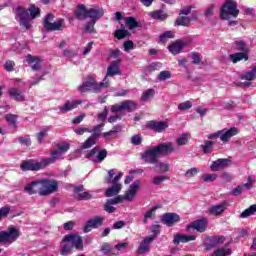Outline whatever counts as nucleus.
Wrapping results in <instances>:
<instances>
[{
	"instance_id": "obj_61",
	"label": "nucleus",
	"mask_w": 256,
	"mask_h": 256,
	"mask_svg": "<svg viewBox=\"0 0 256 256\" xmlns=\"http://www.w3.org/2000/svg\"><path fill=\"white\" fill-rule=\"evenodd\" d=\"M243 193V186H237L236 188L232 189L230 192V195H233L234 197H237L238 195H241Z\"/></svg>"
},
{
	"instance_id": "obj_21",
	"label": "nucleus",
	"mask_w": 256,
	"mask_h": 256,
	"mask_svg": "<svg viewBox=\"0 0 256 256\" xmlns=\"http://www.w3.org/2000/svg\"><path fill=\"white\" fill-rule=\"evenodd\" d=\"M83 101L81 100H72L67 101L63 106H59V111L62 114L69 113V111H73V109H77L79 105H81Z\"/></svg>"
},
{
	"instance_id": "obj_14",
	"label": "nucleus",
	"mask_w": 256,
	"mask_h": 256,
	"mask_svg": "<svg viewBox=\"0 0 256 256\" xmlns=\"http://www.w3.org/2000/svg\"><path fill=\"white\" fill-rule=\"evenodd\" d=\"M207 223V218L195 220L186 227V231L190 232L195 230L198 231V233H205V230L207 229Z\"/></svg>"
},
{
	"instance_id": "obj_39",
	"label": "nucleus",
	"mask_w": 256,
	"mask_h": 256,
	"mask_svg": "<svg viewBox=\"0 0 256 256\" xmlns=\"http://www.w3.org/2000/svg\"><path fill=\"white\" fill-rule=\"evenodd\" d=\"M154 96H155V89L150 88V89L144 91V93L141 96V99H142V101L147 103V101H151V99H153Z\"/></svg>"
},
{
	"instance_id": "obj_36",
	"label": "nucleus",
	"mask_w": 256,
	"mask_h": 256,
	"mask_svg": "<svg viewBox=\"0 0 256 256\" xmlns=\"http://www.w3.org/2000/svg\"><path fill=\"white\" fill-rule=\"evenodd\" d=\"M158 69H161V63L153 62L144 68V73L149 75L150 73H153V71H158Z\"/></svg>"
},
{
	"instance_id": "obj_9",
	"label": "nucleus",
	"mask_w": 256,
	"mask_h": 256,
	"mask_svg": "<svg viewBox=\"0 0 256 256\" xmlns=\"http://www.w3.org/2000/svg\"><path fill=\"white\" fill-rule=\"evenodd\" d=\"M136 108H137V104H135L134 101L126 100V101L120 102L118 104H114L111 107V112L112 113H121L123 111H127L128 113H131V111H135Z\"/></svg>"
},
{
	"instance_id": "obj_28",
	"label": "nucleus",
	"mask_w": 256,
	"mask_h": 256,
	"mask_svg": "<svg viewBox=\"0 0 256 256\" xmlns=\"http://www.w3.org/2000/svg\"><path fill=\"white\" fill-rule=\"evenodd\" d=\"M61 157H63V153H61V151H59V150L52 151L50 158L42 159V161L44 163V167H47V166L55 163V160L56 159H61Z\"/></svg>"
},
{
	"instance_id": "obj_33",
	"label": "nucleus",
	"mask_w": 256,
	"mask_h": 256,
	"mask_svg": "<svg viewBox=\"0 0 256 256\" xmlns=\"http://www.w3.org/2000/svg\"><path fill=\"white\" fill-rule=\"evenodd\" d=\"M8 93L15 101H25V96H23V93H21V91L17 88H10Z\"/></svg>"
},
{
	"instance_id": "obj_38",
	"label": "nucleus",
	"mask_w": 256,
	"mask_h": 256,
	"mask_svg": "<svg viewBox=\"0 0 256 256\" xmlns=\"http://www.w3.org/2000/svg\"><path fill=\"white\" fill-rule=\"evenodd\" d=\"M150 17H152V19H157L158 21H165V19H167V14L161 10H156L150 13Z\"/></svg>"
},
{
	"instance_id": "obj_30",
	"label": "nucleus",
	"mask_w": 256,
	"mask_h": 256,
	"mask_svg": "<svg viewBox=\"0 0 256 256\" xmlns=\"http://www.w3.org/2000/svg\"><path fill=\"white\" fill-rule=\"evenodd\" d=\"M118 203H121V196H117L114 199L108 200L104 205V210L107 213H115V207H113L112 205H117Z\"/></svg>"
},
{
	"instance_id": "obj_23",
	"label": "nucleus",
	"mask_w": 256,
	"mask_h": 256,
	"mask_svg": "<svg viewBox=\"0 0 256 256\" xmlns=\"http://www.w3.org/2000/svg\"><path fill=\"white\" fill-rule=\"evenodd\" d=\"M229 203L227 201H223L220 204L211 206L209 208V213L210 215H215V216H219V215H223V213L227 210Z\"/></svg>"
},
{
	"instance_id": "obj_51",
	"label": "nucleus",
	"mask_w": 256,
	"mask_h": 256,
	"mask_svg": "<svg viewBox=\"0 0 256 256\" xmlns=\"http://www.w3.org/2000/svg\"><path fill=\"white\" fill-rule=\"evenodd\" d=\"M213 145H215V142L205 141L202 146L203 153H211V151H213Z\"/></svg>"
},
{
	"instance_id": "obj_29",
	"label": "nucleus",
	"mask_w": 256,
	"mask_h": 256,
	"mask_svg": "<svg viewBox=\"0 0 256 256\" xmlns=\"http://www.w3.org/2000/svg\"><path fill=\"white\" fill-rule=\"evenodd\" d=\"M183 47H185V43L181 40H177L174 43L168 46V49L172 55H178L181 51H183Z\"/></svg>"
},
{
	"instance_id": "obj_10",
	"label": "nucleus",
	"mask_w": 256,
	"mask_h": 256,
	"mask_svg": "<svg viewBox=\"0 0 256 256\" xmlns=\"http://www.w3.org/2000/svg\"><path fill=\"white\" fill-rule=\"evenodd\" d=\"M107 157V150H99V146L94 147L90 152L86 154V159H89L93 163H101Z\"/></svg>"
},
{
	"instance_id": "obj_24",
	"label": "nucleus",
	"mask_w": 256,
	"mask_h": 256,
	"mask_svg": "<svg viewBox=\"0 0 256 256\" xmlns=\"http://www.w3.org/2000/svg\"><path fill=\"white\" fill-rule=\"evenodd\" d=\"M74 15L76 19L83 21V19H87V17H89V8H87L85 4H80L76 7Z\"/></svg>"
},
{
	"instance_id": "obj_64",
	"label": "nucleus",
	"mask_w": 256,
	"mask_h": 256,
	"mask_svg": "<svg viewBox=\"0 0 256 256\" xmlns=\"http://www.w3.org/2000/svg\"><path fill=\"white\" fill-rule=\"evenodd\" d=\"M143 139L141 138V135H134L131 138L132 145H141Z\"/></svg>"
},
{
	"instance_id": "obj_6",
	"label": "nucleus",
	"mask_w": 256,
	"mask_h": 256,
	"mask_svg": "<svg viewBox=\"0 0 256 256\" xmlns=\"http://www.w3.org/2000/svg\"><path fill=\"white\" fill-rule=\"evenodd\" d=\"M63 242L67 244L62 248L61 255H67L69 247H74L77 251H83V238L79 234L66 235Z\"/></svg>"
},
{
	"instance_id": "obj_35",
	"label": "nucleus",
	"mask_w": 256,
	"mask_h": 256,
	"mask_svg": "<svg viewBox=\"0 0 256 256\" xmlns=\"http://www.w3.org/2000/svg\"><path fill=\"white\" fill-rule=\"evenodd\" d=\"M125 24L128 26V29L133 30L137 29V27H141V24L137 22L134 17H125L124 18Z\"/></svg>"
},
{
	"instance_id": "obj_54",
	"label": "nucleus",
	"mask_w": 256,
	"mask_h": 256,
	"mask_svg": "<svg viewBox=\"0 0 256 256\" xmlns=\"http://www.w3.org/2000/svg\"><path fill=\"white\" fill-rule=\"evenodd\" d=\"M191 107H193V103H191L189 100L178 105L179 111H187L188 109H191Z\"/></svg>"
},
{
	"instance_id": "obj_18",
	"label": "nucleus",
	"mask_w": 256,
	"mask_h": 256,
	"mask_svg": "<svg viewBox=\"0 0 256 256\" xmlns=\"http://www.w3.org/2000/svg\"><path fill=\"white\" fill-rule=\"evenodd\" d=\"M162 223L167 225V227H173L175 223H179L181 221V217L177 213H165L160 217Z\"/></svg>"
},
{
	"instance_id": "obj_46",
	"label": "nucleus",
	"mask_w": 256,
	"mask_h": 256,
	"mask_svg": "<svg viewBox=\"0 0 256 256\" xmlns=\"http://www.w3.org/2000/svg\"><path fill=\"white\" fill-rule=\"evenodd\" d=\"M176 143L179 147L187 145V143H189V134H182L176 139Z\"/></svg>"
},
{
	"instance_id": "obj_40",
	"label": "nucleus",
	"mask_w": 256,
	"mask_h": 256,
	"mask_svg": "<svg viewBox=\"0 0 256 256\" xmlns=\"http://www.w3.org/2000/svg\"><path fill=\"white\" fill-rule=\"evenodd\" d=\"M6 119V123H8V125L10 127H13V129H15V127H17V119L18 116L15 114H8L5 116Z\"/></svg>"
},
{
	"instance_id": "obj_25",
	"label": "nucleus",
	"mask_w": 256,
	"mask_h": 256,
	"mask_svg": "<svg viewBox=\"0 0 256 256\" xmlns=\"http://www.w3.org/2000/svg\"><path fill=\"white\" fill-rule=\"evenodd\" d=\"M155 241V237L153 236H148L146 237L141 243L140 246L138 247V253L140 255H143V253H148V251L151 249V244L152 242Z\"/></svg>"
},
{
	"instance_id": "obj_1",
	"label": "nucleus",
	"mask_w": 256,
	"mask_h": 256,
	"mask_svg": "<svg viewBox=\"0 0 256 256\" xmlns=\"http://www.w3.org/2000/svg\"><path fill=\"white\" fill-rule=\"evenodd\" d=\"M59 189V183L54 179H40L32 181L24 187L25 193L28 195H35L38 193L40 197H47L55 193Z\"/></svg>"
},
{
	"instance_id": "obj_4",
	"label": "nucleus",
	"mask_w": 256,
	"mask_h": 256,
	"mask_svg": "<svg viewBox=\"0 0 256 256\" xmlns=\"http://www.w3.org/2000/svg\"><path fill=\"white\" fill-rule=\"evenodd\" d=\"M109 87V79L104 78L103 82L97 84L94 78L88 77L82 83L81 86L78 87V91L81 93H87V91H92V93H99L102 89H107Z\"/></svg>"
},
{
	"instance_id": "obj_32",
	"label": "nucleus",
	"mask_w": 256,
	"mask_h": 256,
	"mask_svg": "<svg viewBox=\"0 0 256 256\" xmlns=\"http://www.w3.org/2000/svg\"><path fill=\"white\" fill-rule=\"evenodd\" d=\"M75 191V197L78 201H87L88 199H91V194H89V192H83V186L75 188Z\"/></svg>"
},
{
	"instance_id": "obj_62",
	"label": "nucleus",
	"mask_w": 256,
	"mask_h": 256,
	"mask_svg": "<svg viewBox=\"0 0 256 256\" xmlns=\"http://www.w3.org/2000/svg\"><path fill=\"white\" fill-rule=\"evenodd\" d=\"M135 47V43H133V41L128 40L126 42H124V51H126L128 53V51H131V49H134Z\"/></svg>"
},
{
	"instance_id": "obj_48",
	"label": "nucleus",
	"mask_w": 256,
	"mask_h": 256,
	"mask_svg": "<svg viewBox=\"0 0 256 256\" xmlns=\"http://www.w3.org/2000/svg\"><path fill=\"white\" fill-rule=\"evenodd\" d=\"M169 179H171L169 176L158 175L152 179V183H153V185H161V183H163V181H169Z\"/></svg>"
},
{
	"instance_id": "obj_56",
	"label": "nucleus",
	"mask_w": 256,
	"mask_h": 256,
	"mask_svg": "<svg viewBox=\"0 0 256 256\" xmlns=\"http://www.w3.org/2000/svg\"><path fill=\"white\" fill-rule=\"evenodd\" d=\"M49 127H46L44 129H42L39 133H38V136H37V139H38V143H43V139L45 137H47V133H49Z\"/></svg>"
},
{
	"instance_id": "obj_17",
	"label": "nucleus",
	"mask_w": 256,
	"mask_h": 256,
	"mask_svg": "<svg viewBox=\"0 0 256 256\" xmlns=\"http://www.w3.org/2000/svg\"><path fill=\"white\" fill-rule=\"evenodd\" d=\"M240 79L242 81H248V82L242 83L244 87H250L251 86L250 81H255L256 79V65H253L248 71L242 73L240 75Z\"/></svg>"
},
{
	"instance_id": "obj_55",
	"label": "nucleus",
	"mask_w": 256,
	"mask_h": 256,
	"mask_svg": "<svg viewBox=\"0 0 256 256\" xmlns=\"http://www.w3.org/2000/svg\"><path fill=\"white\" fill-rule=\"evenodd\" d=\"M97 22L95 20H90L85 25V31L86 33H93L95 31V24Z\"/></svg>"
},
{
	"instance_id": "obj_49",
	"label": "nucleus",
	"mask_w": 256,
	"mask_h": 256,
	"mask_svg": "<svg viewBox=\"0 0 256 256\" xmlns=\"http://www.w3.org/2000/svg\"><path fill=\"white\" fill-rule=\"evenodd\" d=\"M201 173V169L199 168H190L189 170L186 171L185 177L186 179H191V177H195V175Z\"/></svg>"
},
{
	"instance_id": "obj_19",
	"label": "nucleus",
	"mask_w": 256,
	"mask_h": 256,
	"mask_svg": "<svg viewBox=\"0 0 256 256\" xmlns=\"http://www.w3.org/2000/svg\"><path fill=\"white\" fill-rule=\"evenodd\" d=\"M229 165H231V160L227 158H219L212 162L210 169L214 172L223 171V169H226V167H229Z\"/></svg>"
},
{
	"instance_id": "obj_8",
	"label": "nucleus",
	"mask_w": 256,
	"mask_h": 256,
	"mask_svg": "<svg viewBox=\"0 0 256 256\" xmlns=\"http://www.w3.org/2000/svg\"><path fill=\"white\" fill-rule=\"evenodd\" d=\"M55 16L53 14H47L44 20V29L46 31H63L65 29V20L63 18H59L53 22Z\"/></svg>"
},
{
	"instance_id": "obj_3",
	"label": "nucleus",
	"mask_w": 256,
	"mask_h": 256,
	"mask_svg": "<svg viewBox=\"0 0 256 256\" xmlns=\"http://www.w3.org/2000/svg\"><path fill=\"white\" fill-rule=\"evenodd\" d=\"M16 17L20 19L21 27H25V29H31V21L36 17H39L41 10L32 4L29 9H25L23 7H18L15 10Z\"/></svg>"
},
{
	"instance_id": "obj_47",
	"label": "nucleus",
	"mask_w": 256,
	"mask_h": 256,
	"mask_svg": "<svg viewBox=\"0 0 256 256\" xmlns=\"http://www.w3.org/2000/svg\"><path fill=\"white\" fill-rule=\"evenodd\" d=\"M201 179L204 183H213V181L217 180V174H203Z\"/></svg>"
},
{
	"instance_id": "obj_44",
	"label": "nucleus",
	"mask_w": 256,
	"mask_h": 256,
	"mask_svg": "<svg viewBox=\"0 0 256 256\" xmlns=\"http://www.w3.org/2000/svg\"><path fill=\"white\" fill-rule=\"evenodd\" d=\"M235 46V50L236 51H243V53H247V51H249V48L247 47V44L241 40L236 41L234 43Z\"/></svg>"
},
{
	"instance_id": "obj_59",
	"label": "nucleus",
	"mask_w": 256,
	"mask_h": 256,
	"mask_svg": "<svg viewBox=\"0 0 256 256\" xmlns=\"http://www.w3.org/2000/svg\"><path fill=\"white\" fill-rule=\"evenodd\" d=\"M10 211H11V208H9V206L0 208V221L1 219H5V217L9 215Z\"/></svg>"
},
{
	"instance_id": "obj_20",
	"label": "nucleus",
	"mask_w": 256,
	"mask_h": 256,
	"mask_svg": "<svg viewBox=\"0 0 256 256\" xmlns=\"http://www.w3.org/2000/svg\"><path fill=\"white\" fill-rule=\"evenodd\" d=\"M104 15L105 10L101 6H93L91 8H88V18L91 19V21L97 22Z\"/></svg>"
},
{
	"instance_id": "obj_43",
	"label": "nucleus",
	"mask_w": 256,
	"mask_h": 256,
	"mask_svg": "<svg viewBox=\"0 0 256 256\" xmlns=\"http://www.w3.org/2000/svg\"><path fill=\"white\" fill-rule=\"evenodd\" d=\"M176 25L182 26V27H189L191 25V19L189 17H178L176 19Z\"/></svg>"
},
{
	"instance_id": "obj_31",
	"label": "nucleus",
	"mask_w": 256,
	"mask_h": 256,
	"mask_svg": "<svg viewBox=\"0 0 256 256\" xmlns=\"http://www.w3.org/2000/svg\"><path fill=\"white\" fill-rule=\"evenodd\" d=\"M229 59L232 63H239V61H247L249 59V56L246 52H238L234 54L229 55Z\"/></svg>"
},
{
	"instance_id": "obj_2",
	"label": "nucleus",
	"mask_w": 256,
	"mask_h": 256,
	"mask_svg": "<svg viewBox=\"0 0 256 256\" xmlns=\"http://www.w3.org/2000/svg\"><path fill=\"white\" fill-rule=\"evenodd\" d=\"M175 151V147H173V143H162L158 146L152 147L150 149L145 150L141 154V159L145 161V163H150L151 165H155L157 163V159L161 157V155H169V153H173Z\"/></svg>"
},
{
	"instance_id": "obj_26",
	"label": "nucleus",
	"mask_w": 256,
	"mask_h": 256,
	"mask_svg": "<svg viewBox=\"0 0 256 256\" xmlns=\"http://www.w3.org/2000/svg\"><path fill=\"white\" fill-rule=\"evenodd\" d=\"M195 239H197L195 235L176 234L173 243L179 245V243H189V241H195Z\"/></svg>"
},
{
	"instance_id": "obj_37",
	"label": "nucleus",
	"mask_w": 256,
	"mask_h": 256,
	"mask_svg": "<svg viewBox=\"0 0 256 256\" xmlns=\"http://www.w3.org/2000/svg\"><path fill=\"white\" fill-rule=\"evenodd\" d=\"M256 213V205H251L249 208L244 210L241 214L240 217L241 219H247V217H251V215H255Z\"/></svg>"
},
{
	"instance_id": "obj_34",
	"label": "nucleus",
	"mask_w": 256,
	"mask_h": 256,
	"mask_svg": "<svg viewBox=\"0 0 256 256\" xmlns=\"http://www.w3.org/2000/svg\"><path fill=\"white\" fill-rule=\"evenodd\" d=\"M95 143H97V139H95L93 136H90L84 143H82L80 148H78L77 153H81V151L84 149H91Z\"/></svg>"
},
{
	"instance_id": "obj_57",
	"label": "nucleus",
	"mask_w": 256,
	"mask_h": 256,
	"mask_svg": "<svg viewBox=\"0 0 256 256\" xmlns=\"http://www.w3.org/2000/svg\"><path fill=\"white\" fill-rule=\"evenodd\" d=\"M167 79H171V72L170 71H161L158 75V80L167 81Z\"/></svg>"
},
{
	"instance_id": "obj_45",
	"label": "nucleus",
	"mask_w": 256,
	"mask_h": 256,
	"mask_svg": "<svg viewBox=\"0 0 256 256\" xmlns=\"http://www.w3.org/2000/svg\"><path fill=\"white\" fill-rule=\"evenodd\" d=\"M105 124H98L96 125L92 130H91V133H93L91 135V137H94L96 140L99 139V137H101V128L104 127Z\"/></svg>"
},
{
	"instance_id": "obj_63",
	"label": "nucleus",
	"mask_w": 256,
	"mask_h": 256,
	"mask_svg": "<svg viewBox=\"0 0 256 256\" xmlns=\"http://www.w3.org/2000/svg\"><path fill=\"white\" fill-rule=\"evenodd\" d=\"M14 68H15V62L11 60H7L5 62L4 69H6V71H13Z\"/></svg>"
},
{
	"instance_id": "obj_5",
	"label": "nucleus",
	"mask_w": 256,
	"mask_h": 256,
	"mask_svg": "<svg viewBox=\"0 0 256 256\" xmlns=\"http://www.w3.org/2000/svg\"><path fill=\"white\" fill-rule=\"evenodd\" d=\"M238 16L239 10L237 8V2L226 0V2L220 8V19L229 21V19H236Z\"/></svg>"
},
{
	"instance_id": "obj_50",
	"label": "nucleus",
	"mask_w": 256,
	"mask_h": 256,
	"mask_svg": "<svg viewBox=\"0 0 256 256\" xmlns=\"http://www.w3.org/2000/svg\"><path fill=\"white\" fill-rule=\"evenodd\" d=\"M154 165L159 169L160 173H167L169 171V164L165 162H156Z\"/></svg>"
},
{
	"instance_id": "obj_13",
	"label": "nucleus",
	"mask_w": 256,
	"mask_h": 256,
	"mask_svg": "<svg viewBox=\"0 0 256 256\" xmlns=\"http://www.w3.org/2000/svg\"><path fill=\"white\" fill-rule=\"evenodd\" d=\"M141 186V182L139 180H135L129 187V189L125 192V194L121 197L122 201H133L135 196L137 195V191H139V187Z\"/></svg>"
},
{
	"instance_id": "obj_11",
	"label": "nucleus",
	"mask_w": 256,
	"mask_h": 256,
	"mask_svg": "<svg viewBox=\"0 0 256 256\" xmlns=\"http://www.w3.org/2000/svg\"><path fill=\"white\" fill-rule=\"evenodd\" d=\"M121 177H123V172H119L118 175L114 177L112 180V187L106 190V197H114V195H119L123 186L119 181H121Z\"/></svg>"
},
{
	"instance_id": "obj_7",
	"label": "nucleus",
	"mask_w": 256,
	"mask_h": 256,
	"mask_svg": "<svg viewBox=\"0 0 256 256\" xmlns=\"http://www.w3.org/2000/svg\"><path fill=\"white\" fill-rule=\"evenodd\" d=\"M19 229L10 227L6 231L0 232V245L3 247H9L12 243H15L19 239Z\"/></svg>"
},
{
	"instance_id": "obj_22",
	"label": "nucleus",
	"mask_w": 256,
	"mask_h": 256,
	"mask_svg": "<svg viewBox=\"0 0 256 256\" xmlns=\"http://www.w3.org/2000/svg\"><path fill=\"white\" fill-rule=\"evenodd\" d=\"M119 63H121V61H113L109 64L105 79H107V77H115V75H121V68L119 67Z\"/></svg>"
},
{
	"instance_id": "obj_15",
	"label": "nucleus",
	"mask_w": 256,
	"mask_h": 256,
	"mask_svg": "<svg viewBox=\"0 0 256 256\" xmlns=\"http://www.w3.org/2000/svg\"><path fill=\"white\" fill-rule=\"evenodd\" d=\"M146 129H150L151 131H156V133H163L165 129L169 128L168 121H149L145 125Z\"/></svg>"
},
{
	"instance_id": "obj_27",
	"label": "nucleus",
	"mask_w": 256,
	"mask_h": 256,
	"mask_svg": "<svg viewBox=\"0 0 256 256\" xmlns=\"http://www.w3.org/2000/svg\"><path fill=\"white\" fill-rule=\"evenodd\" d=\"M25 60L26 63H29V65H31L33 71H39V69H41V60L39 59V57L27 55Z\"/></svg>"
},
{
	"instance_id": "obj_58",
	"label": "nucleus",
	"mask_w": 256,
	"mask_h": 256,
	"mask_svg": "<svg viewBox=\"0 0 256 256\" xmlns=\"http://www.w3.org/2000/svg\"><path fill=\"white\" fill-rule=\"evenodd\" d=\"M57 147H58V151H60V153H62V155H63L64 153H67L70 145H69V143L62 142V143L58 144Z\"/></svg>"
},
{
	"instance_id": "obj_16",
	"label": "nucleus",
	"mask_w": 256,
	"mask_h": 256,
	"mask_svg": "<svg viewBox=\"0 0 256 256\" xmlns=\"http://www.w3.org/2000/svg\"><path fill=\"white\" fill-rule=\"evenodd\" d=\"M239 135V129L237 127H232L230 129L224 128L220 130V141L222 143H229L232 137Z\"/></svg>"
},
{
	"instance_id": "obj_53",
	"label": "nucleus",
	"mask_w": 256,
	"mask_h": 256,
	"mask_svg": "<svg viewBox=\"0 0 256 256\" xmlns=\"http://www.w3.org/2000/svg\"><path fill=\"white\" fill-rule=\"evenodd\" d=\"M155 211H157V206L152 207L151 210L145 213L144 223H147V220L153 219V217H155Z\"/></svg>"
},
{
	"instance_id": "obj_12",
	"label": "nucleus",
	"mask_w": 256,
	"mask_h": 256,
	"mask_svg": "<svg viewBox=\"0 0 256 256\" xmlns=\"http://www.w3.org/2000/svg\"><path fill=\"white\" fill-rule=\"evenodd\" d=\"M20 168L22 171H41V169H45V164L43 160L37 162L35 160H24Z\"/></svg>"
},
{
	"instance_id": "obj_41",
	"label": "nucleus",
	"mask_w": 256,
	"mask_h": 256,
	"mask_svg": "<svg viewBox=\"0 0 256 256\" xmlns=\"http://www.w3.org/2000/svg\"><path fill=\"white\" fill-rule=\"evenodd\" d=\"M103 221H105V218L99 216H96L93 219L88 220V222H90V225L94 229H97V227H101V225H103Z\"/></svg>"
},
{
	"instance_id": "obj_42",
	"label": "nucleus",
	"mask_w": 256,
	"mask_h": 256,
	"mask_svg": "<svg viewBox=\"0 0 256 256\" xmlns=\"http://www.w3.org/2000/svg\"><path fill=\"white\" fill-rule=\"evenodd\" d=\"M121 29L116 30L114 33V37L116 39H125V37H128L129 35V31L125 30V28L123 27V25H121Z\"/></svg>"
},
{
	"instance_id": "obj_60",
	"label": "nucleus",
	"mask_w": 256,
	"mask_h": 256,
	"mask_svg": "<svg viewBox=\"0 0 256 256\" xmlns=\"http://www.w3.org/2000/svg\"><path fill=\"white\" fill-rule=\"evenodd\" d=\"M18 141L21 145H26V147L31 145V138L29 136L20 137Z\"/></svg>"
},
{
	"instance_id": "obj_52",
	"label": "nucleus",
	"mask_w": 256,
	"mask_h": 256,
	"mask_svg": "<svg viewBox=\"0 0 256 256\" xmlns=\"http://www.w3.org/2000/svg\"><path fill=\"white\" fill-rule=\"evenodd\" d=\"M175 37V33L173 31H166L162 35H160V41L165 43L168 39H173Z\"/></svg>"
}]
</instances>
